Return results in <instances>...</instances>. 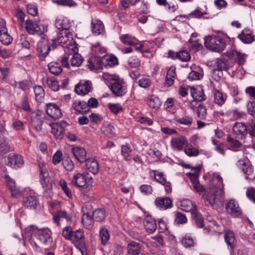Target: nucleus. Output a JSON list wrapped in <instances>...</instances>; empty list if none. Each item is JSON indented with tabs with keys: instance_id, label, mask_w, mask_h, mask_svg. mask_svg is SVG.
Returning <instances> with one entry per match:
<instances>
[{
	"instance_id": "obj_1",
	"label": "nucleus",
	"mask_w": 255,
	"mask_h": 255,
	"mask_svg": "<svg viewBox=\"0 0 255 255\" xmlns=\"http://www.w3.org/2000/svg\"><path fill=\"white\" fill-rule=\"evenodd\" d=\"M223 188L222 178L218 173H214L205 197L206 201L211 206H213L222 199L224 196Z\"/></svg>"
},
{
	"instance_id": "obj_2",
	"label": "nucleus",
	"mask_w": 255,
	"mask_h": 255,
	"mask_svg": "<svg viewBox=\"0 0 255 255\" xmlns=\"http://www.w3.org/2000/svg\"><path fill=\"white\" fill-rule=\"evenodd\" d=\"M34 234L35 237L44 245H50L53 242L52 232L48 228L38 229L36 226H31L25 229L23 235L24 241L22 244L25 246L26 241H29L33 245L35 243L32 240V236Z\"/></svg>"
},
{
	"instance_id": "obj_3",
	"label": "nucleus",
	"mask_w": 255,
	"mask_h": 255,
	"mask_svg": "<svg viewBox=\"0 0 255 255\" xmlns=\"http://www.w3.org/2000/svg\"><path fill=\"white\" fill-rule=\"evenodd\" d=\"M103 78L109 83L110 89L115 96H123L127 93V85L123 78L108 73H104Z\"/></svg>"
},
{
	"instance_id": "obj_4",
	"label": "nucleus",
	"mask_w": 255,
	"mask_h": 255,
	"mask_svg": "<svg viewBox=\"0 0 255 255\" xmlns=\"http://www.w3.org/2000/svg\"><path fill=\"white\" fill-rule=\"evenodd\" d=\"M62 236L65 239L71 241L76 248L79 247L84 242L85 234L83 229L73 231L71 227L66 226L63 229Z\"/></svg>"
},
{
	"instance_id": "obj_5",
	"label": "nucleus",
	"mask_w": 255,
	"mask_h": 255,
	"mask_svg": "<svg viewBox=\"0 0 255 255\" xmlns=\"http://www.w3.org/2000/svg\"><path fill=\"white\" fill-rule=\"evenodd\" d=\"M205 46L216 52H222L226 48V42L219 36L211 35L204 38Z\"/></svg>"
},
{
	"instance_id": "obj_6",
	"label": "nucleus",
	"mask_w": 255,
	"mask_h": 255,
	"mask_svg": "<svg viewBox=\"0 0 255 255\" xmlns=\"http://www.w3.org/2000/svg\"><path fill=\"white\" fill-rule=\"evenodd\" d=\"M71 183L76 187L91 189L93 187V181L92 177L78 172L74 174Z\"/></svg>"
},
{
	"instance_id": "obj_7",
	"label": "nucleus",
	"mask_w": 255,
	"mask_h": 255,
	"mask_svg": "<svg viewBox=\"0 0 255 255\" xmlns=\"http://www.w3.org/2000/svg\"><path fill=\"white\" fill-rule=\"evenodd\" d=\"M67 124L65 121L60 123H52L50 124L51 132L56 138L61 139L63 137L65 132V128Z\"/></svg>"
},
{
	"instance_id": "obj_8",
	"label": "nucleus",
	"mask_w": 255,
	"mask_h": 255,
	"mask_svg": "<svg viewBox=\"0 0 255 255\" xmlns=\"http://www.w3.org/2000/svg\"><path fill=\"white\" fill-rule=\"evenodd\" d=\"M21 26L24 27L28 31L44 32L45 31H47L48 30L47 27H45L39 22H33L32 20L29 19L26 20Z\"/></svg>"
},
{
	"instance_id": "obj_9",
	"label": "nucleus",
	"mask_w": 255,
	"mask_h": 255,
	"mask_svg": "<svg viewBox=\"0 0 255 255\" xmlns=\"http://www.w3.org/2000/svg\"><path fill=\"white\" fill-rule=\"evenodd\" d=\"M73 39L72 33H58L57 37L52 40L54 44H59L63 48L67 43H72Z\"/></svg>"
},
{
	"instance_id": "obj_10",
	"label": "nucleus",
	"mask_w": 255,
	"mask_h": 255,
	"mask_svg": "<svg viewBox=\"0 0 255 255\" xmlns=\"http://www.w3.org/2000/svg\"><path fill=\"white\" fill-rule=\"evenodd\" d=\"M92 90V84L90 81L86 80H81L76 86L75 91L80 95L88 94Z\"/></svg>"
},
{
	"instance_id": "obj_11",
	"label": "nucleus",
	"mask_w": 255,
	"mask_h": 255,
	"mask_svg": "<svg viewBox=\"0 0 255 255\" xmlns=\"http://www.w3.org/2000/svg\"><path fill=\"white\" fill-rule=\"evenodd\" d=\"M178 207L185 212H190L192 215H197V206L194 205L192 201L188 199L181 200L178 203Z\"/></svg>"
},
{
	"instance_id": "obj_12",
	"label": "nucleus",
	"mask_w": 255,
	"mask_h": 255,
	"mask_svg": "<svg viewBox=\"0 0 255 255\" xmlns=\"http://www.w3.org/2000/svg\"><path fill=\"white\" fill-rule=\"evenodd\" d=\"M226 209L227 213L233 217H239L241 215V210L238 202L234 200L229 201Z\"/></svg>"
},
{
	"instance_id": "obj_13",
	"label": "nucleus",
	"mask_w": 255,
	"mask_h": 255,
	"mask_svg": "<svg viewBox=\"0 0 255 255\" xmlns=\"http://www.w3.org/2000/svg\"><path fill=\"white\" fill-rule=\"evenodd\" d=\"M45 110L47 115L53 119H57L62 116V112L60 108L55 103L47 104Z\"/></svg>"
},
{
	"instance_id": "obj_14",
	"label": "nucleus",
	"mask_w": 255,
	"mask_h": 255,
	"mask_svg": "<svg viewBox=\"0 0 255 255\" xmlns=\"http://www.w3.org/2000/svg\"><path fill=\"white\" fill-rule=\"evenodd\" d=\"M238 165L246 175V179H251L252 177L249 176L252 175L253 169L250 161L247 158H244L238 161Z\"/></svg>"
},
{
	"instance_id": "obj_15",
	"label": "nucleus",
	"mask_w": 255,
	"mask_h": 255,
	"mask_svg": "<svg viewBox=\"0 0 255 255\" xmlns=\"http://www.w3.org/2000/svg\"><path fill=\"white\" fill-rule=\"evenodd\" d=\"M37 50L39 56L45 57L50 50V43L48 40L45 38H42L37 44Z\"/></svg>"
},
{
	"instance_id": "obj_16",
	"label": "nucleus",
	"mask_w": 255,
	"mask_h": 255,
	"mask_svg": "<svg viewBox=\"0 0 255 255\" xmlns=\"http://www.w3.org/2000/svg\"><path fill=\"white\" fill-rule=\"evenodd\" d=\"M171 146L174 150H182L188 143L186 139L182 136L174 137L171 140Z\"/></svg>"
},
{
	"instance_id": "obj_17",
	"label": "nucleus",
	"mask_w": 255,
	"mask_h": 255,
	"mask_svg": "<svg viewBox=\"0 0 255 255\" xmlns=\"http://www.w3.org/2000/svg\"><path fill=\"white\" fill-rule=\"evenodd\" d=\"M7 159V164L13 168H20L24 164L23 158L18 155L9 154Z\"/></svg>"
},
{
	"instance_id": "obj_18",
	"label": "nucleus",
	"mask_w": 255,
	"mask_h": 255,
	"mask_svg": "<svg viewBox=\"0 0 255 255\" xmlns=\"http://www.w3.org/2000/svg\"><path fill=\"white\" fill-rule=\"evenodd\" d=\"M226 55L231 59L237 61L240 64H243L245 60L246 55L236 49H231L226 52Z\"/></svg>"
},
{
	"instance_id": "obj_19",
	"label": "nucleus",
	"mask_w": 255,
	"mask_h": 255,
	"mask_svg": "<svg viewBox=\"0 0 255 255\" xmlns=\"http://www.w3.org/2000/svg\"><path fill=\"white\" fill-rule=\"evenodd\" d=\"M128 255H143L142 252V247L140 243L131 242L127 247Z\"/></svg>"
},
{
	"instance_id": "obj_20",
	"label": "nucleus",
	"mask_w": 255,
	"mask_h": 255,
	"mask_svg": "<svg viewBox=\"0 0 255 255\" xmlns=\"http://www.w3.org/2000/svg\"><path fill=\"white\" fill-rule=\"evenodd\" d=\"M190 94L195 101H202L205 99V95L201 87H189Z\"/></svg>"
},
{
	"instance_id": "obj_21",
	"label": "nucleus",
	"mask_w": 255,
	"mask_h": 255,
	"mask_svg": "<svg viewBox=\"0 0 255 255\" xmlns=\"http://www.w3.org/2000/svg\"><path fill=\"white\" fill-rule=\"evenodd\" d=\"M42 83L44 86H47L53 91H58L60 89L58 82L53 77L44 78L42 80Z\"/></svg>"
},
{
	"instance_id": "obj_22",
	"label": "nucleus",
	"mask_w": 255,
	"mask_h": 255,
	"mask_svg": "<svg viewBox=\"0 0 255 255\" xmlns=\"http://www.w3.org/2000/svg\"><path fill=\"white\" fill-rule=\"evenodd\" d=\"M233 130L234 133L240 138H243L248 133L246 125L242 123H236Z\"/></svg>"
},
{
	"instance_id": "obj_23",
	"label": "nucleus",
	"mask_w": 255,
	"mask_h": 255,
	"mask_svg": "<svg viewBox=\"0 0 255 255\" xmlns=\"http://www.w3.org/2000/svg\"><path fill=\"white\" fill-rule=\"evenodd\" d=\"M72 152L76 159L80 163L86 161V151L84 148L76 146L72 148Z\"/></svg>"
},
{
	"instance_id": "obj_24",
	"label": "nucleus",
	"mask_w": 255,
	"mask_h": 255,
	"mask_svg": "<svg viewBox=\"0 0 255 255\" xmlns=\"http://www.w3.org/2000/svg\"><path fill=\"white\" fill-rule=\"evenodd\" d=\"M85 162L86 169L89 172L93 174H96L98 172L99 165L98 161L95 158H88Z\"/></svg>"
},
{
	"instance_id": "obj_25",
	"label": "nucleus",
	"mask_w": 255,
	"mask_h": 255,
	"mask_svg": "<svg viewBox=\"0 0 255 255\" xmlns=\"http://www.w3.org/2000/svg\"><path fill=\"white\" fill-rule=\"evenodd\" d=\"M156 206L161 210H166L172 206L171 199L168 197L158 198L155 201Z\"/></svg>"
},
{
	"instance_id": "obj_26",
	"label": "nucleus",
	"mask_w": 255,
	"mask_h": 255,
	"mask_svg": "<svg viewBox=\"0 0 255 255\" xmlns=\"http://www.w3.org/2000/svg\"><path fill=\"white\" fill-rule=\"evenodd\" d=\"M121 42L127 45L137 46L139 44V41L135 37L128 34L122 35L120 37Z\"/></svg>"
},
{
	"instance_id": "obj_27",
	"label": "nucleus",
	"mask_w": 255,
	"mask_h": 255,
	"mask_svg": "<svg viewBox=\"0 0 255 255\" xmlns=\"http://www.w3.org/2000/svg\"><path fill=\"white\" fill-rule=\"evenodd\" d=\"M102 132L108 137L112 138L115 136L116 130L114 127L111 124L104 123L101 128Z\"/></svg>"
},
{
	"instance_id": "obj_28",
	"label": "nucleus",
	"mask_w": 255,
	"mask_h": 255,
	"mask_svg": "<svg viewBox=\"0 0 255 255\" xmlns=\"http://www.w3.org/2000/svg\"><path fill=\"white\" fill-rule=\"evenodd\" d=\"M143 224L146 231L149 233H152L156 230L155 221L151 216H146L144 219Z\"/></svg>"
},
{
	"instance_id": "obj_29",
	"label": "nucleus",
	"mask_w": 255,
	"mask_h": 255,
	"mask_svg": "<svg viewBox=\"0 0 255 255\" xmlns=\"http://www.w3.org/2000/svg\"><path fill=\"white\" fill-rule=\"evenodd\" d=\"M72 107L76 112L81 113H86L89 110L87 103L80 100H75L72 104Z\"/></svg>"
},
{
	"instance_id": "obj_30",
	"label": "nucleus",
	"mask_w": 255,
	"mask_h": 255,
	"mask_svg": "<svg viewBox=\"0 0 255 255\" xmlns=\"http://www.w3.org/2000/svg\"><path fill=\"white\" fill-rule=\"evenodd\" d=\"M82 223L86 229L91 230L94 225L93 214L90 213H84L82 218Z\"/></svg>"
},
{
	"instance_id": "obj_31",
	"label": "nucleus",
	"mask_w": 255,
	"mask_h": 255,
	"mask_svg": "<svg viewBox=\"0 0 255 255\" xmlns=\"http://www.w3.org/2000/svg\"><path fill=\"white\" fill-rule=\"evenodd\" d=\"M54 222L59 224L60 220L61 218H64L67 222H70L72 219V216L64 211H59L53 215Z\"/></svg>"
},
{
	"instance_id": "obj_32",
	"label": "nucleus",
	"mask_w": 255,
	"mask_h": 255,
	"mask_svg": "<svg viewBox=\"0 0 255 255\" xmlns=\"http://www.w3.org/2000/svg\"><path fill=\"white\" fill-rule=\"evenodd\" d=\"M40 180L41 184L45 191H49L52 189V184L50 181L48 172H44L40 174Z\"/></svg>"
},
{
	"instance_id": "obj_33",
	"label": "nucleus",
	"mask_w": 255,
	"mask_h": 255,
	"mask_svg": "<svg viewBox=\"0 0 255 255\" xmlns=\"http://www.w3.org/2000/svg\"><path fill=\"white\" fill-rule=\"evenodd\" d=\"M227 100L226 94H223L218 90H215L214 92V103L219 106L224 105Z\"/></svg>"
},
{
	"instance_id": "obj_34",
	"label": "nucleus",
	"mask_w": 255,
	"mask_h": 255,
	"mask_svg": "<svg viewBox=\"0 0 255 255\" xmlns=\"http://www.w3.org/2000/svg\"><path fill=\"white\" fill-rule=\"evenodd\" d=\"M147 103L149 107L153 109H158L161 106V102L157 96L150 95L147 98Z\"/></svg>"
},
{
	"instance_id": "obj_35",
	"label": "nucleus",
	"mask_w": 255,
	"mask_h": 255,
	"mask_svg": "<svg viewBox=\"0 0 255 255\" xmlns=\"http://www.w3.org/2000/svg\"><path fill=\"white\" fill-rule=\"evenodd\" d=\"M238 37L246 44L251 43L255 40V36L252 33H241Z\"/></svg>"
},
{
	"instance_id": "obj_36",
	"label": "nucleus",
	"mask_w": 255,
	"mask_h": 255,
	"mask_svg": "<svg viewBox=\"0 0 255 255\" xmlns=\"http://www.w3.org/2000/svg\"><path fill=\"white\" fill-rule=\"evenodd\" d=\"M201 167L200 166L194 167L192 168V172L187 173V176L190 178L192 184L194 182H197L199 181V172Z\"/></svg>"
},
{
	"instance_id": "obj_37",
	"label": "nucleus",
	"mask_w": 255,
	"mask_h": 255,
	"mask_svg": "<svg viewBox=\"0 0 255 255\" xmlns=\"http://www.w3.org/2000/svg\"><path fill=\"white\" fill-rule=\"evenodd\" d=\"M225 239L228 247H230L231 249L235 247L236 241L234 234L232 232L230 231L226 232L225 235Z\"/></svg>"
},
{
	"instance_id": "obj_38",
	"label": "nucleus",
	"mask_w": 255,
	"mask_h": 255,
	"mask_svg": "<svg viewBox=\"0 0 255 255\" xmlns=\"http://www.w3.org/2000/svg\"><path fill=\"white\" fill-rule=\"evenodd\" d=\"M36 101L38 103H41L45 96L44 90L40 86H36L34 88Z\"/></svg>"
},
{
	"instance_id": "obj_39",
	"label": "nucleus",
	"mask_w": 255,
	"mask_h": 255,
	"mask_svg": "<svg viewBox=\"0 0 255 255\" xmlns=\"http://www.w3.org/2000/svg\"><path fill=\"white\" fill-rule=\"evenodd\" d=\"M63 48L65 53H67L68 54L78 53L77 44H76L74 39L72 43H70V42L67 43V45H66L65 47H63Z\"/></svg>"
},
{
	"instance_id": "obj_40",
	"label": "nucleus",
	"mask_w": 255,
	"mask_h": 255,
	"mask_svg": "<svg viewBox=\"0 0 255 255\" xmlns=\"http://www.w3.org/2000/svg\"><path fill=\"white\" fill-rule=\"evenodd\" d=\"M50 72L53 75H59L62 71L60 65L57 62H52L48 65Z\"/></svg>"
},
{
	"instance_id": "obj_41",
	"label": "nucleus",
	"mask_w": 255,
	"mask_h": 255,
	"mask_svg": "<svg viewBox=\"0 0 255 255\" xmlns=\"http://www.w3.org/2000/svg\"><path fill=\"white\" fill-rule=\"evenodd\" d=\"M37 204V200L33 196L27 197L26 200L24 201V205L27 208H35Z\"/></svg>"
},
{
	"instance_id": "obj_42",
	"label": "nucleus",
	"mask_w": 255,
	"mask_h": 255,
	"mask_svg": "<svg viewBox=\"0 0 255 255\" xmlns=\"http://www.w3.org/2000/svg\"><path fill=\"white\" fill-rule=\"evenodd\" d=\"M184 152L189 156H196L199 154L198 150L188 143L185 146Z\"/></svg>"
},
{
	"instance_id": "obj_43",
	"label": "nucleus",
	"mask_w": 255,
	"mask_h": 255,
	"mask_svg": "<svg viewBox=\"0 0 255 255\" xmlns=\"http://www.w3.org/2000/svg\"><path fill=\"white\" fill-rule=\"evenodd\" d=\"M44 117L31 118V124L33 128L37 131L42 129V125Z\"/></svg>"
},
{
	"instance_id": "obj_44",
	"label": "nucleus",
	"mask_w": 255,
	"mask_h": 255,
	"mask_svg": "<svg viewBox=\"0 0 255 255\" xmlns=\"http://www.w3.org/2000/svg\"><path fill=\"white\" fill-rule=\"evenodd\" d=\"M59 185L65 195L70 199L72 198V193L71 190L67 186V182L63 179L59 180Z\"/></svg>"
},
{
	"instance_id": "obj_45",
	"label": "nucleus",
	"mask_w": 255,
	"mask_h": 255,
	"mask_svg": "<svg viewBox=\"0 0 255 255\" xmlns=\"http://www.w3.org/2000/svg\"><path fill=\"white\" fill-rule=\"evenodd\" d=\"M100 237L103 245H105L110 239V235L108 231L105 228H102L100 231Z\"/></svg>"
},
{
	"instance_id": "obj_46",
	"label": "nucleus",
	"mask_w": 255,
	"mask_h": 255,
	"mask_svg": "<svg viewBox=\"0 0 255 255\" xmlns=\"http://www.w3.org/2000/svg\"><path fill=\"white\" fill-rule=\"evenodd\" d=\"M92 52L93 54L99 55L106 53V49L102 46L100 43H97L92 46Z\"/></svg>"
},
{
	"instance_id": "obj_47",
	"label": "nucleus",
	"mask_w": 255,
	"mask_h": 255,
	"mask_svg": "<svg viewBox=\"0 0 255 255\" xmlns=\"http://www.w3.org/2000/svg\"><path fill=\"white\" fill-rule=\"evenodd\" d=\"M10 146L4 138L3 135L0 133V149L4 152H7L10 150Z\"/></svg>"
},
{
	"instance_id": "obj_48",
	"label": "nucleus",
	"mask_w": 255,
	"mask_h": 255,
	"mask_svg": "<svg viewBox=\"0 0 255 255\" xmlns=\"http://www.w3.org/2000/svg\"><path fill=\"white\" fill-rule=\"evenodd\" d=\"M62 165L65 169L68 171H71L74 168V164L69 157L63 159Z\"/></svg>"
},
{
	"instance_id": "obj_49",
	"label": "nucleus",
	"mask_w": 255,
	"mask_h": 255,
	"mask_svg": "<svg viewBox=\"0 0 255 255\" xmlns=\"http://www.w3.org/2000/svg\"><path fill=\"white\" fill-rule=\"evenodd\" d=\"M12 37L8 33H0V41L4 45H9L12 41Z\"/></svg>"
},
{
	"instance_id": "obj_50",
	"label": "nucleus",
	"mask_w": 255,
	"mask_h": 255,
	"mask_svg": "<svg viewBox=\"0 0 255 255\" xmlns=\"http://www.w3.org/2000/svg\"><path fill=\"white\" fill-rule=\"evenodd\" d=\"M83 61V59L80 54L76 53L73 54L71 59V64L73 66L78 67L81 65Z\"/></svg>"
},
{
	"instance_id": "obj_51",
	"label": "nucleus",
	"mask_w": 255,
	"mask_h": 255,
	"mask_svg": "<svg viewBox=\"0 0 255 255\" xmlns=\"http://www.w3.org/2000/svg\"><path fill=\"white\" fill-rule=\"evenodd\" d=\"M215 65L218 70H226L228 67L226 60L222 58H217L215 62Z\"/></svg>"
},
{
	"instance_id": "obj_52",
	"label": "nucleus",
	"mask_w": 255,
	"mask_h": 255,
	"mask_svg": "<svg viewBox=\"0 0 255 255\" xmlns=\"http://www.w3.org/2000/svg\"><path fill=\"white\" fill-rule=\"evenodd\" d=\"M93 216L96 221H101L105 218V211L102 209L96 210L93 213Z\"/></svg>"
},
{
	"instance_id": "obj_53",
	"label": "nucleus",
	"mask_w": 255,
	"mask_h": 255,
	"mask_svg": "<svg viewBox=\"0 0 255 255\" xmlns=\"http://www.w3.org/2000/svg\"><path fill=\"white\" fill-rule=\"evenodd\" d=\"M136 48L138 51H139L142 53L144 57L150 58L152 56V54L150 50L146 48L145 44H140L139 46H136Z\"/></svg>"
},
{
	"instance_id": "obj_54",
	"label": "nucleus",
	"mask_w": 255,
	"mask_h": 255,
	"mask_svg": "<svg viewBox=\"0 0 255 255\" xmlns=\"http://www.w3.org/2000/svg\"><path fill=\"white\" fill-rule=\"evenodd\" d=\"M104 59L105 60V65L112 66L118 64V60L117 58L113 55H110L105 56Z\"/></svg>"
},
{
	"instance_id": "obj_55",
	"label": "nucleus",
	"mask_w": 255,
	"mask_h": 255,
	"mask_svg": "<svg viewBox=\"0 0 255 255\" xmlns=\"http://www.w3.org/2000/svg\"><path fill=\"white\" fill-rule=\"evenodd\" d=\"M93 32H102L105 30L103 22L100 20L92 22Z\"/></svg>"
},
{
	"instance_id": "obj_56",
	"label": "nucleus",
	"mask_w": 255,
	"mask_h": 255,
	"mask_svg": "<svg viewBox=\"0 0 255 255\" xmlns=\"http://www.w3.org/2000/svg\"><path fill=\"white\" fill-rule=\"evenodd\" d=\"M128 64L132 68H136L140 65V61L139 59L135 56L130 57L128 59Z\"/></svg>"
},
{
	"instance_id": "obj_57",
	"label": "nucleus",
	"mask_w": 255,
	"mask_h": 255,
	"mask_svg": "<svg viewBox=\"0 0 255 255\" xmlns=\"http://www.w3.org/2000/svg\"><path fill=\"white\" fill-rule=\"evenodd\" d=\"M108 107L110 111L115 114H118L123 110V109L120 104H108Z\"/></svg>"
},
{
	"instance_id": "obj_58",
	"label": "nucleus",
	"mask_w": 255,
	"mask_h": 255,
	"mask_svg": "<svg viewBox=\"0 0 255 255\" xmlns=\"http://www.w3.org/2000/svg\"><path fill=\"white\" fill-rule=\"evenodd\" d=\"M176 121L179 124L189 126L191 125L193 120L192 118L189 116H185L177 119Z\"/></svg>"
},
{
	"instance_id": "obj_59",
	"label": "nucleus",
	"mask_w": 255,
	"mask_h": 255,
	"mask_svg": "<svg viewBox=\"0 0 255 255\" xmlns=\"http://www.w3.org/2000/svg\"><path fill=\"white\" fill-rule=\"evenodd\" d=\"M182 244L186 248H188L194 246V241L190 236L185 235L182 239Z\"/></svg>"
},
{
	"instance_id": "obj_60",
	"label": "nucleus",
	"mask_w": 255,
	"mask_h": 255,
	"mask_svg": "<svg viewBox=\"0 0 255 255\" xmlns=\"http://www.w3.org/2000/svg\"><path fill=\"white\" fill-rule=\"evenodd\" d=\"M187 219L185 214L178 212L176 215L175 222L177 224H181L186 223Z\"/></svg>"
},
{
	"instance_id": "obj_61",
	"label": "nucleus",
	"mask_w": 255,
	"mask_h": 255,
	"mask_svg": "<svg viewBox=\"0 0 255 255\" xmlns=\"http://www.w3.org/2000/svg\"><path fill=\"white\" fill-rule=\"evenodd\" d=\"M63 154L60 150L57 151L53 155L52 163L54 165H57L62 160Z\"/></svg>"
},
{
	"instance_id": "obj_62",
	"label": "nucleus",
	"mask_w": 255,
	"mask_h": 255,
	"mask_svg": "<svg viewBox=\"0 0 255 255\" xmlns=\"http://www.w3.org/2000/svg\"><path fill=\"white\" fill-rule=\"evenodd\" d=\"M131 149L129 146L128 145H123L122 146V155L124 157V158L128 160V157L129 156L130 153L131 152Z\"/></svg>"
},
{
	"instance_id": "obj_63",
	"label": "nucleus",
	"mask_w": 255,
	"mask_h": 255,
	"mask_svg": "<svg viewBox=\"0 0 255 255\" xmlns=\"http://www.w3.org/2000/svg\"><path fill=\"white\" fill-rule=\"evenodd\" d=\"M138 85L143 88H147L151 84L150 80L146 77H143L138 81Z\"/></svg>"
},
{
	"instance_id": "obj_64",
	"label": "nucleus",
	"mask_w": 255,
	"mask_h": 255,
	"mask_svg": "<svg viewBox=\"0 0 255 255\" xmlns=\"http://www.w3.org/2000/svg\"><path fill=\"white\" fill-rule=\"evenodd\" d=\"M189 53L186 51H181L178 52V59L182 61H187L190 59Z\"/></svg>"
}]
</instances>
